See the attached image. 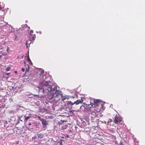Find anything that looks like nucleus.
<instances>
[{"mask_svg": "<svg viewBox=\"0 0 145 145\" xmlns=\"http://www.w3.org/2000/svg\"><path fill=\"white\" fill-rule=\"evenodd\" d=\"M38 119L41 121H42V120L43 119L41 118L40 116H38Z\"/></svg>", "mask_w": 145, "mask_h": 145, "instance_id": "obj_18", "label": "nucleus"}, {"mask_svg": "<svg viewBox=\"0 0 145 145\" xmlns=\"http://www.w3.org/2000/svg\"><path fill=\"white\" fill-rule=\"evenodd\" d=\"M24 117L25 118L24 121H27L29 119H30L31 118V114H29L28 116H26L25 115Z\"/></svg>", "mask_w": 145, "mask_h": 145, "instance_id": "obj_9", "label": "nucleus"}, {"mask_svg": "<svg viewBox=\"0 0 145 145\" xmlns=\"http://www.w3.org/2000/svg\"><path fill=\"white\" fill-rule=\"evenodd\" d=\"M69 135H70V136H71L72 137H73L74 136V135L73 134H72V131L71 130H69Z\"/></svg>", "mask_w": 145, "mask_h": 145, "instance_id": "obj_13", "label": "nucleus"}, {"mask_svg": "<svg viewBox=\"0 0 145 145\" xmlns=\"http://www.w3.org/2000/svg\"><path fill=\"white\" fill-rule=\"evenodd\" d=\"M63 142H64L63 140H61L60 141H59L57 142V143L59 144V145H63Z\"/></svg>", "mask_w": 145, "mask_h": 145, "instance_id": "obj_15", "label": "nucleus"}, {"mask_svg": "<svg viewBox=\"0 0 145 145\" xmlns=\"http://www.w3.org/2000/svg\"><path fill=\"white\" fill-rule=\"evenodd\" d=\"M38 138H42L44 136V135L42 133H40L37 134Z\"/></svg>", "mask_w": 145, "mask_h": 145, "instance_id": "obj_11", "label": "nucleus"}, {"mask_svg": "<svg viewBox=\"0 0 145 145\" xmlns=\"http://www.w3.org/2000/svg\"><path fill=\"white\" fill-rule=\"evenodd\" d=\"M29 44V41L28 40H27V42H26V43L25 44L26 45H27V47H28V46H27V44Z\"/></svg>", "mask_w": 145, "mask_h": 145, "instance_id": "obj_22", "label": "nucleus"}, {"mask_svg": "<svg viewBox=\"0 0 145 145\" xmlns=\"http://www.w3.org/2000/svg\"><path fill=\"white\" fill-rule=\"evenodd\" d=\"M31 125V123H28V125L30 126Z\"/></svg>", "mask_w": 145, "mask_h": 145, "instance_id": "obj_30", "label": "nucleus"}, {"mask_svg": "<svg viewBox=\"0 0 145 145\" xmlns=\"http://www.w3.org/2000/svg\"><path fill=\"white\" fill-rule=\"evenodd\" d=\"M45 129H43V130H45Z\"/></svg>", "mask_w": 145, "mask_h": 145, "instance_id": "obj_35", "label": "nucleus"}, {"mask_svg": "<svg viewBox=\"0 0 145 145\" xmlns=\"http://www.w3.org/2000/svg\"><path fill=\"white\" fill-rule=\"evenodd\" d=\"M115 143L116 144H118V142H117V141L116 140L115 141Z\"/></svg>", "mask_w": 145, "mask_h": 145, "instance_id": "obj_31", "label": "nucleus"}, {"mask_svg": "<svg viewBox=\"0 0 145 145\" xmlns=\"http://www.w3.org/2000/svg\"><path fill=\"white\" fill-rule=\"evenodd\" d=\"M36 36L35 34H34L33 31L32 30H31L29 35V41H32L35 40Z\"/></svg>", "mask_w": 145, "mask_h": 145, "instance_id": "obj_5", "label": "nucleus"}, {"mask_svg": "<svg viewBox=\"0 0 145 145\" xmlns=\"http://www.w3.org/2000/svg\"><path fill=\"white\" fill-rule=\"evenodd\" d=\"M120 145H123V144L122 142L121 141L120 142Z\"/></svg>", "mask_w": 145, "mask_h": 145, "instance_id": "obj_25", "label": "nucleus"}, {"mask_svg": "<svg viewBox=\"0 0 145 145\" xmlns=\"http://www.w3.org/2000/svg\"><path fill=\"white\" fill-rule=\"evenodd\" d=\"M14 72L16 74H17V71L16 70L14 71Z\"/></svg>", "mask_w": 145, "mask_h": 145, "instance_id": "obj_28", "label": "nucleus"}, {"mask_svg": "<svg viewBox=\"0 0 145 145\" xmlns=\"http://www.w3.org/2000/svg\"><path fill=\"white\" fill-rule=\"evenodd\" d=\"M31 43V42H30L29 44H30Z\"/></svg>", "mask_w": 145, "mask_h": 145, "instance_id": "obj_34", "label": "nucleus"}, {"mask_svg": "<svg viewBox=\"0 0 145 145\" xmlns=\"http://www.w3.org/2000/svg\"><path fill=\"white\" fill-rule=\"evenodd\" d=\"M69 112L70 113H71L72 114H74L72 112V111H69Z\"/></svg>", "mask_w": 145, "mask_h": 145, "instance_id": "obj_26", "label": "nucleus"}, {"mask_svg": "<svg viewBox=\"0 0 145 145\" xmlns=\"http://www.w3.org/2000/svg\"><path fill=\"white\" fill-rule=\"evenodd\" d=\"M9 74H9V73H6V75H9Z\"/></svg>", "mask_w": 145, "mask_h": 145, "instance_id": "obj_27", "label": "nucleus"}, {"mask_svg": "<svg viewBox=\"0 0 145 145\" xmlns=\"http://www.w3.org/2000/svg\"><path fill=\"white\" fill-rule=\"evenodd\" d=\"M61 91H58L56 90L54 93H52L50 95V96L49 98L50 99L54 98V100H56V99L55 98H58L61 96L62 95L61 94Z\"/></svg>", "mask_w": 145, "mask_h": 145, "instance_id": "obj_2", "label": "nucleus"}, {"mask_svg": "<svg viewBox=\"0 0 145 145\" xmlns=\"http://www.w3.org/2000/svg\"><path fill=\"white\" fill-rule=\"evenodd\" d=\"M93 105H95L94 106H102V105L101 104L100 101L98 99L94 100L92 103L90 102V104L89 105V106L91 107H92Z\"/></svg>", "mask_w": 145, "mask_h": 145, "instance_id": "obj_3", "label": "nucleus"}, {"mask_svg": "<svg viewBox=\"0 0 145 145\" xmlns=\"http://www.w3.org/2000/svg\"><path fill=\"white\" fill-rule=\"evenodd\" d=\"M27 61L29 62H31V60L29 56H28V57H27Z\"/></svg>", "mask_w": 145, "mask_h": 145, "instance_id": "obj_19", "label": "nucleus"}, {"mask_svg": "<svg viewBox=\"0 0 145 145\" xmlns=\"http://www.w3.org/2000/svg\"><path fill=\"white\" fill-rule=\"evenodd\" d=\"M49 83H50V81H44L40 83V85L43 87L42 89H43V92L47 90V92L53 93L55 91L57 90V86L56 85L52 84V85L48 86Z\"/></svg>", "mask_w": 145, "mask_h": 145, "instance_id": "obj_1", "label": "nucleus"}, {"mask_svg": "<svg viewBox=\"0 0 145 145\" xmlns=\"http://www.w3.org/2000/svg\"><path fill=\"white\" fill-rule=\"evenodd\" d=\"M122 120L121 118L118 117L117 115H116L114 119V122L115 124H122Z\"/></svg>", "mask_w": 145, "mask_h": 145, "instance_id": "obj_4", "label": "nucleus"}, {"mask_svg": "<svg viewBox=\"0 0 145 145\" xmlns=\"http://www.w3.org/2000/svg\"><path fill=\"white\" fill-rule=\"evenodd\" d=\"M27 66L28 67V68H26V72H27V71H29V65H27Z\"/></svg>", "mask_w": 145, "mask_h": 145, "instance_id": "obj_20", "label": "nucleus"}, {"mask_svg": "<svg viewBox=\"0 0 145 145\" xmlns=\"http://www.w3.org/2000/svg\"><path fill=\"white\" fill-rule=\"evenodd\" d=\"M5 11L3 10H0V17L2 19L3 18L1 16H3L5 14Z\"/></svg>", "mask_w": 145, "mask_h": 145, "instance_id": "obj_10", "label": "nucleus"}, {"mask_svg": "<svg viewBox=\"0 0 145 145\" xmlns=\"http://www.w3.org/2000/svg\"><path fill=\"white\" fill-rule=\"evenodd\" d=\"M1 45L0 44V46H1Z\"/></svg>", "mask_w": 145, "mask_h": 145, "instance_id": "obj_36", "label": "nucleus"}, {"mask_svg": "<svg viewBox=\"0 0 145 145\" xmlns=\"http://www.w3.org/2000/svg\"><path fill=\"white\" fill-rule=\"evenodd\" d=\"M10 69V68L9 67H7L6 69V71H9Z\"/></svg>", "mask_w": 145, "mask_h": 145, "instance_id": "obj_23", "label": "nucleus"}, {"mask_svg": "<svg viewBox=\"0 0 145 145\" xmlns=\"http://www.w3.org/2000/svg\"><path fill=\"white\" fill-rule=\"evenodd\" d=\"M22 116H18V120H19V121H23V120L22 119Z\"/></svg>", "mask_w": 145, "mask_h": 145, "instance_id": "obj_16", "label": "nucleus"}, {"mask_svg": "<svg viewBox=\"0 0 145 145\" xmlns=\"http://www.w3.org/2000/svg\"><path fill=\"white\" fill-rule=\"evenodd\" d=\"M33 76V75H32V76H31V77H32V76Z\"/></svg>", "mask_w": 145, "mask_h": 145, "instance_id": "obj_33", "label": "nucleus"}, {"mask_svg": "<svg viewBox=\"0 0 145 145\" xmlns=\"http://www.w3.org/2000/svg\"><path fill=\"white\" fill-rule=\"evenodd\" d=\"M97 113L95 111H92L91 113V114L93 116H92V117H94V116H97L98 114H97Z\"/></svg>", "mask_w": 145, "mask_h": 145, "instance_id": "obj_12", "label": "nucleus"}, {"mask_svg": "<svg viewBox=\"0 0 145 145\" xmlns=\"http://www.w3.org/2000/svg\"><path fill=\"white\" fill-rule=\"evenodd\" d=\"M102 106H94L95 111L97 113L99 112L100 110V108Z\"/></svg>", "mask_w": 145, "mask_h": 145, "instance_id": "obj_8", "label": "nucleus"}, {"mask_svg": "<svg viewBox=\"0 0 145 145\" xmlns=\"http://www.w3.org/2000/svg\"><path fill=\"white\" fill-rule=\"evenodd\" d=\"M62 97V101H63L65 99V97H64V96H62V95L61 96Z\"/></svg>", "mask_w": 145, "mask_h": 145, "instance_id": "obj_17", "label": "nucleus"}, {"mask_svg": "<svg viewBox=\"0 0 145 145\" xmlns=\"http://www.w3.org/2000/svg\"><path fill=\"white\" fill-rule=\"evenodd\" d=\"M44 73V71L43 70H42L40 71V78H41L42 77L43 78V80H44L46 78V77L45 76H44L45 78H44V77L42 75V74Z\"/></svg>", "mask_w": 145, "mask_h": 145, "instance_id": "obj_14", "label": "nucleus"}, {"mask_svg": "<svg viewBox=\"0 0 145 145\" xmlns=\"http://www.w3.org/2000/svg\"><path fill=\"white\" fill-rule=\"evenodd\" d=\"M83 100L81 99V100H77L75 101L74 103H72L71 101H68L67 103V105L69 106H72L74 104H76V105H78L79 104L83 102Z\"/></svg>", "mask_w": 145, "mask_h": 145, "instance_id": "obj_6", "label": "nucleus"}, {"mask_svg": "<svg viewBox=\"0 0 145 145\" xmlns=\"http://www.w3.org/2000/svg\"><path fill=\"white\" fill-rule=\"evenodd\" d=\"M109 120H110V121L108 122V123L110 121V122H112V120L111 119H110Z\"/></svg>", "mask_w": 145, "mask_h": 145, "instance_id": "obj_29", "label": "nucleus"}, {"mask_svg": "<svg viewBox=\"0 0 145 145\" xmlns=\"http://www.w3.org/2000/svg\"><path fill=\"white\" fill-rule=\"evenodd\" d=\"M1 47V46H0V49H1L2 48Z\"/></svg>", "mask_w": 145, "mask_h": 145, "instance_id": "obj_32", "label": "nucleus"}, {"mask_svg": "<svg viewBox=\"0 0 145 145\" xmlns=\"http://www.w3.org/2000/svg\"><path fill=\"white\" fill-rule=\"evenodd\" d=\"M41 121L42 122V124L43 126H44L43 127L44 128L46 127V126L48 125V122L44 119H43Z\"/></svg>", "mask_w": 145, "mask_h": 145, "instance_id": "obj_7", "label": "nucleus"}, {"mask_svg": "<svg viewBox=\"0 0 145 145\" xmlns=\"http://www.w3.org/2000/svg\"><path fill=\"white\" fill-rule=\"evenodd\" d=\"M65 138H69V137H70V135H65Z\"/></svg>", "mask_w": 145, "mask_h": 145, "instance_id": "obj_21", "label": "nucleus"}, {"mask_svg": "<svg viewBox=\"0 0 145 145\" xmlns=\"http://www.w3.org/2000/svg\"><path fill=\"white\" fill-rule=\"evenodd\" d=\"M22 70L23 72H24L25 71L24 68H22Z\"/></svg>", "mask_w": 145, "mask_h": 145, "instance_id": "obj_24", "label": "nucleus"}]
</instances>
